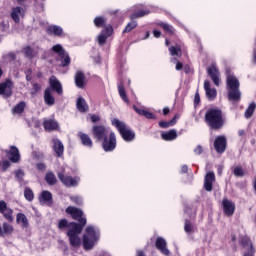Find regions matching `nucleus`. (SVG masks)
Listing matches in <instances>:
<instances>
[{
    "instance_id": "7ed1b4c3",
    "label": "nucleus",
    "mask_w": 256,
    "mask_h": 256,
    "mask_svg": "<svg viewBox=\"0 0 256 256\" xmlns=\"http://www.w3.org/2000/svg\"><path fill=\"white\" fill-rule=\"evenodd\" d=\"M87 225V219L80 220V224L77 222H70L68 225L67 237H69V243L71 247H80L81 246V231H83V227Z\"/></svg>"
},
{
    "instance_id": "a18cd8bd",
    "label": "nucleus",
    "mask_w": 256,
    "mask_h": 256,
    "mask_svg": "<svg viewBox=\"0 0 256 256\" xmlns=\"http://www.w3.org/2000/svg\"><path fill=\"white\" fill-rule=\"evenodd\" d=\"M105 23H107V20H105L103 16H98L94 18L95 27H98V28L105 27Z\"/></svg>"
},
{
    "instance_id": "f704fd0d",
    "label": "nucleus",
    "mask_w": 256,
    "mask_h": 256,
    "mask_svg": "<svg viewBox=\"0 0 256 256\" xmlns=\"http://www.w3.org/2000/svg\"><path fill=\"white\" fill-rule=\"evenodd\" d=\"M25 107H27V104L25 101L19 102L14 108L12 109L13 115H22V113L25 111Z\"/></svg>"
},
{
    "instance_id": "7c9ffc66",
    "label": "nucleus",
    "mask_w": 256,
    "mask_h": 256,
    "mask_svg": "<svg viewBox=\"0 0 256 256\" xmlns=\"http://www.w3.org/2000/svg\"><path fill=\"white\" fill-rule=\"evenodd\" d=\"M78 137L84 147H89V149L93 147V140H91V137H89L87 134L79 132Z\"/></svg>"
},
{
    "instance_id": "f3484780",
    "label": "nucleus",
    "mask_w": 256,
    "mask_h": 256,
    "mask_svg": "<svg viewBox=\"0 0 256 256\" xmlns=\"http://www.w3.org/2000/svg\"><path fill=\"white\" fill-rule=\"evenodd\" d=\"M213 183H215V173L207 172L204 177V189L205 191H213Z\"/></svg>"
},
{
    "instance_id": "a211bd4d",
    "label": "nucleus",
    "mask_w": 256,
    "mask_h": 256,
    "mask_svg": "<svg viewBox=\"0 0 256 256\" xmlns=\"http://www.w3.org/2000/svg\"><path fill=\"white\" fill-rule=\"evenodd\" d=\"M53 143V151L56 155V157H63V153H65V146L63 145V142L59 140V138H54L52 140Z\"/></svg>"
},
{
    "instance_id": "bf43d9fd",
    "label": "nucleus",
    "mask_w": 256,
    "mask_h": 256,
    "mask_svg": "<svg viewBox=\"0 0 256 256\" xmlns=\"http://www.w3.org/2000/svg\"><path fill=\"white\" fill-rule=\"evenodd\" d=\"M8 167H11V162H9V160L3 161L2 162V170L7 171Z\"/></svg>"
},
{
    "instance_id": "a878e982",
    "label": "nucleus",
    "mask_w": 256,
    "mask_h": 256,
    "mask_svg": "<svg viewBox=\"0 0 256 256\" xmlns=\"http://www.w3.org/2000/svg\"><path fill=\"white\" fill-rule=\"evenodd\" d=\"M16 223L21 225L22 229H28L29 227V219L24 213H18L16 215Z\"/></svg>"
},
{
    "instance_id": "13d9d810",
    "label": "nucleus",
    "mask_w": 256,
    "mask_h": 256,
    "mask_svg": "<svg viewBox=\"0 0 256 256\" xmlns=\"http://www.w3.org/2000/svg\"><path fill=\"white\" fill-rule=\"evenodd\" d=\"M199 103H201V96L199 95V92H196L194 96V105H199Z\"/></svg>"
},
{
    "instance_id": "423d86ee",
    "label": "nucleus",
    "mask_w": 256,
    "mask_h": 256,
    "mask_svg": "<svg viewBox=\"0 0 256 256\" xmlns=\"http://www.w3.org/2000/svg\"><path fill=\"white\" fill-rule=\"evenodd\" d=\"M116 147L117 136L115 135V132L110 131L109 135L102 140V149L105 153H111L112 151H115Z\"/></svg>"
},
{
    "instance_id": "f8f14e48",
    "label": "nucleus",
    "mask_w": 256,
    "mask_h": 256,
    "mask_svg": "<svg viewBox=\"0 0 256 256\" xmlns=\"http://www.w3.org/2000/svg\"><path fill=\"white\" fill-rule=\"evenodd\" d=\"M0 213L8 223H13V209L7 206V202L0 200Z\"/></svg>"
},
{
    "instance_id": "de8ad7c7",
    "label": "nucleus",
    "mask_w": 256,
    "mask_h": 256,
    "mask_svg": "<svg viewBox=\"0 0 256 256\" xmlns=\"http://www.w3.org/2000/svg\"><path fill=\"white\" fill-rule=\"evenodd\" d=\"M233 173L235 177H245V170H243V167L236 166L233 170Z\"/></svg>"
},
{
    "instance_id": "9d476101",
    "label": "nucleus",
    "mask_w": 256,
    "mask_h": 256,
    "mask_svg": "<svg viewBox=\"0 0 256 256\" xmlns=\"http://www.w3.org/2000/svg\"><path fill=\"white\" fill-rule=\"evenodd\" d=\"M46 89H50V92L54 91L55 93H57V95H63V85L55 75H52L49 78V87H47Z\"/></svg>"
},
{
    "instance_id": "e2e57ef3",
    "label": "nucleus",
    "mask_w": 256,
    "mask_h": 256,
    "mask_svg": "<svg viewBox=\"0 0 256 256\" xmlns=\"http://www.w3.org/2000/svg\"><path fill=\"white\" fill-rule=\"evenodd\" d=\"M100 117L98 116V115H95V114H93L92 116H91V121H92V123H97V121H100Z\"/></svg>"
},
{
    "instance_id": "58836bf2",
    "label": "nucleus",
    "mask_w": 256,
    "mask_h": 256,
    "mask_svg": "<svg viewBox=\"0 0 256 256\" xmlns=\"http://www.w3.org/2000/svg\"><path fill=\"white\" fill-rule=\"evenodd\" d=\"M45 181L48 185H55V183H57V177L53 172H47L45 175Z\"/></svg>"
},
{
    "instance_id": "49530a36",
    "label": "nucleus",
    "mask_w": 256,
    "mask_h": 256,
    "mask_svg": "<svg viewBox=\"0 0 256 256\" xmlns=\"http://www.w3.org/2000/svg\"><path fill=\"white\" fill-rule=\"evenodd\" d=\"M23 51L27 59H33L35 57V51L30 46L25 47Z\"/></svg>"
},
{
    "instance_id": "412c9836",
    "label": "nucleus",
    "mask_w": 256,
    "mask_h": 256,
    "mask_svg": "<svg viewBox=\"0 0 256 256\" xmlns=\"http://www.w3.org/2000/svg\"><path fill=\"white\" fill-rule=\"evenodd\" d=\"M85 73L83 71H77L74 76V83L78 89H85Z\"/></svg>"
},
{
    "instance_id": "473e14b6",
    "label": "nucleus",
    "mask_w": 256,
    "mask_h": 256,
    "mask_svg": "<svg viewBox=\"0 0 256 256\" xmlns=\"http://www.w3.org/2000/svg\"><path fill=\"white\" fill-rule=\"evenodd\" d=\"M133 109H134V111H136V113H138V115H141L142 117H145L146 119H157V116H155V114H153L152 112L140 109L137 106H133Z\"/></svg>"
},
{
    "instance_id": "37998d69",
    "label": "nucleus",
    "mask_w": 256,
    "mask_h": 256,
    "mask_svg": "<svg viewBox=\"0 0 256 256\" xmlns=\"http://www.w3.org/2000/svg\"><path fill=\"white\" fill-rule=\"evenodd\" d=\"M149 10H140L138 12H134L130 15V19H139V17H145V15H149Z\"/></svg>"
},
{
    "instance_id": "6e6552de",
    "label": "nucleus",
    "mask_w": 256,
    "mask_h": 256,
    "mask_svg": "<svg viewBox=\"0 0 256 256\" xmlns=\"http://www.w3.org/2000/svg\"><path fill=\"white\" fill-rule=\"evenodd\" d=\"M109 133H111V131L103 125H95L92 127V135L96 141H103L106 137H109Z\"/></svg>"
},
{
    "instance_id": "2eb2a0df",
    "label": "nucleus",
    "mask_w": 256,
    "mask_h": 256,
    "mask_svg": "<svg viewBox=\"0 0 256 256\" xmlns=\"http://www.w3.org/2000/svg\"><path fill=\"white\" fill-rule=\"evenodd\" d=\"M111 35H113V26H106L98 36V44L100 45V47H102V45H105V43L107 42V38L111 37Z\"/></svg>"
},
{
    "instance_id": "f257e3e1",
    "label": "nucleus",
    "mask_w": 256,
    "mask_h": 256,
    "mask_svg": "<svg viewBox=\"0 0 256 256\" xmlns=\"http://www.w3.org/2000/svg\"><path fill=\"white\" fill-rule=\"evenodd\" d=\"M240 87L241 83L239 82V78L227 70L226 88L228 91V101H232L234 103H239V101H241V90L239 89Z\"/></svg>"
},
{
    "instance_id": "6e6d98bb",
    "label": "nucleus",
    "mask_w": 256,
    "mask_h": 256,
    "mask_svg": "<svg viewBox=\"0 0 256 256\" xmlns=\"http://www.w3.org/2000/svg\"><path fill=\"white\" fill-rule=\"evenodd\" d=\"M15 177L16 179H23V177H25V173L23 172V170H17L15 172Z\"/></svg>"
},
{
    "instance_id": "4468645a",
    "label": "nucleus",
    "mask_w": 256,
    "mask_h": 256,
    "mask_svg": "<svg viewBox=\"0 0 256 256\" xmlns=\"http://www.w3.org/2000/svg\"><path fill=\"white\" fill-rule=\"evenodd\" d=\"M66 213H68V215H71L72 219H74L75 221H78L79 222L78 225H81L82 219H87L83 217V210L79 208H75L73 206H69L68 208H66Z\"/></svg>"
},
{
    "instance_id": "052dcab7",
    "label": "nucleus",
    "mask_w": 256,
    "mask_h": 256,
    "mask_svg": "<svg viewBox=\"0 0 256 256\" xmlns=\"http://www.w3.org/2000/svg\"><path fill=\"white\" fill-rule=\"evenodd\" d=\"M243 256H255V248L251 246V249L248 252L244 253Z\"/></svg>"
},
{
    "instance_id": "1a4fd4ad",
    "label": "nucleus",
    "mask_w": 256,
    "mask_h": 256,
    "mask_svg": "<svg viewBox=\"0 0 256 256\" xmlns=\"http://www.w3.org/2000/svg\"><path fill=\"white\" fill-rule=\"evenodd\" d=\"M57 175H58V179L66 187H77V185H79V182L81 181V178L79 176H76V177L67 176L63 172H58Z\"/></svg>"
},
{
    "instance_id": "c9c22d12",
    "label": "nucleus",
    "mask_w": 256,
    "mask_h": 256,
    "mask_svg": "<svg viewBox=\"0 0 256 256\" xmlns=\"http://www.w3.org/2000/svg\"><path fill=\"white\" fill-rule=\"evenodd\" d=\"M255 109V102H251L244 113L245 119H251L253 117V114L255 113Z\"/></svg>"
},
{
    "instance_id": "dca6fc26",
    "label": "nucleus",
    "mask_w": 256,
    "mask_h": 256,
    "mask_svg": "<svg viewBox=\"0 0 256 256\" xmlns=\"http://www.w3.org/2000/svg\"><path fill=\"white\" fill-rule=\"evenodd\" d=\"M155 247L162 253V255L169 256L171 251L167 248V241L163 237H158L155 242Z\"/></svg>"
},
{
    "instance_id": "6ab92c4d",
    "label": "nucleus",
    "mask_w": 256,
    "mask_h": 256,
    "mask_svg": "<svg viewBox=\"0 0 256 256\" xmlns=\"http://www.w3.org/2000/svg\"><path fill=\"white\" fill-rule=\"evenodd\" d=\"M204 90L208 101H214L217 97V90L215 88H211V82H209V80L204 81Z\"/></svg>"
},
{
    "instance_id": "a19ab883",
    "label": "nucleus",
    "mask_w": 256,
    "mask_h": 256,
    "mask_svg": "<svg viewBox=\"0 0 256 256\" xmlns=\"http://www.w3.org/2000/svg\"><path fill=\"white\" fill-rule=\"evenodd\" d=\"M24 197L26 199V201H33V199H35V194L33 193V190H31V188L26 187L24 189Z\"/></svg>"
},
{
    "instance_id": "393cba45",
    "label": "nucleus",
    "mask_w": 256,
    "mask_h": 256,
    "mask_svg": "<svg viewBox=\"0 0 256 256\" xmlns=\"http://www.w3.org/2000/svg\"><path fill=\"white\" fill-rule=\"evenodd\" d=\"M9 159L12 163H19L21 154H19V148L17 146L10 147Z\"/></svg>"
},
{
    "instance_id": "c756f323",
    "label": "nucleus",
    "mask_w": 256,
    "mask_h": 256,
    "mask_svg": "<svg viewBox=\"0 0 256 256\" xmlns=\"http://www.w3.org/2000/svg\"><path fill=\"white\" fill-rule=\"evenodd\" d=\"M43 127L45 131H57L59 129V123L55 120H44Z\"/></svg>"
},
{
    "instance_id": "f03ea898",
    "label": "nucleus",
    "mask_w": 256,
    "mask_h": 256,
    "mask_svg": "<svg viewBox=\"0 0 256 256\" xmlns=\"http://www.w3.org/2000/svg\"><path fill=\"white\" fill-rule=\"evenodd\" d=\"M204 121L206 125L212 131H218V129H223V111L219 108H209L204 115Z\"/></svg>"
},
{
    "instance_id": "39448f33",
    "label": "nucleus",
    "mask_w": 256,
    "mask_h": 256,
    "mask_svg": "<svg viewBox=\"0 0 256 256\" xmlns=\"http://www.w3.org/2000/svg\"><path fill=\"white\" fill-rule=\"evenodd\" d=\"M111 124L117 129L122 139L126 141V143L135 141V131L131 130V128H129L125 122L114 118L111 120Z\"/></svg>"
},
{
    "instance_id": "864d4df0",
    "label": "nucleus",
    "mask_w": 256,
    "mask_h": 256,
    "mask_svg": "<svg viewBox=\"0 0 256 256\" xmlns=\"http://www.w3.org/2000/svg\"><path fill=\"white\" fill-rule=\"evenodd\" d=\"M65 227H69V222L67 221V219H61L58 222V229H65Z\"/></svg>"
},
{
    "instance_id": "774afa93",
    "label": "nucleus",
    "mask_w": 256,
    "mask_h": 256,
    "mask_svg": "<svg viewBox=\"0 0 256 256\" xmlns=\"http://www.w3.org/2000/svg\"><path fill=\"white\" fill-rule=\"evenodd\" d=\"M189 171V167L187 165H183L181 168V173H187Z\"/></svg>"
},
{
    "instance_id": "9b49d317",
    "label": "nucleus",
    "mask_w": 256,
    "mask_h": 256,
    "mask_svg": "<svg viewBox=\"0 0 256 256\" xmlns=\"http://www.w3.org/2000/svg\"><path fill=\"white\" fill-rule=\"evenodd\" d=\"M207 74L208 77L213 81L214 85L216 87H219V84L221 83V73L219 72V68L215 65L209 66L207 68Z\"/></svg>"
},
{
    "instance_id": "4c0bfd02",
    "label": "nucleus",
    "mask_w": 256,
    "mask_h": 256,
    "mask_svg": "<svg viewBox=\"0 0 256 256\" xmlns=\"http://www.w3.org/2000/svg\"><path fill=\"white\" fill-rule=\"evenodd\" d=\"M118 92L122 101H124V103H129V98L127 97V92L125 91L123 83L118 84Z\"/></svg>"
},
{
    "instance_id": "cd10ccee",
    "label": "nucleus",
    "mask_w": 256,
    "mask_h": 256,
    "mask_svg": "<svg viewBox=\"0 0 256 256\" xmlns=\"http://www.w3.org/2000/svg\"><path fill=\"white\" fill-rule=\"evenodd\" d=\"M20 15H25V11L23 8L17 6L12 8V12L10 14L11 19H13L14 22L19 23L21 19L19 18Z\"/></svg>"
},
{
    "instance_id": "2f4dec72",
    "label": "nucleus",
    "mask_w": 256,
    "mask_h": 256,
    "mask_svg": "<svg viewBox=\"0 0 256 256\" xmlns=\"http://www.w3.org/2000/svg\"><path fill=\"white\" fill-rule=\"evenodd\" d=\"M47 33L55 37H61L63 35V28L59 25H51L47 28Z\"/></svg>"
},
{
    "instance_id": "8fccbe9b",
    "label": "nucleus",
    "mask_w": 256,
    "mask_h": 256,
    "mask_svg": "<svg viewBox=\"0 0 256 256\" xmlns=\"http://www.w3.org/2000/svg\"><path fill=\"white\" fill-rule=\"evenodd\" d=\"M39 91H41V85L39 83H32V90L30 92V95H32V97H35V95H37Z\"/></svg>"
},
{
    "instance_id": "20e7f679",
    "label": "nucleus",
    "mask_w": 256,
    "mask_h": 256,
    "mask_svg": "<svg viewBox=\"0 0 256 256\" xmlns=\"http://www.w3.org/2000/svg\"><path fill=\"white\" fill-rule=\"evenodd\" d=\"M85 231L86 234L83 235V247L85 251H91L101 237V230L97 226L89 225Z\"/></svg>"
},
{
    "instance_id": "603ef678",
    "label": "nucleus",
    "mask_w": 256,
    "mask_h": 256,
    "mask_svg": "<svg viewBox=\"0 0 256 256\" xmlns=\"http://www.w3.org/2000/svg\"><path fill=\"white\" fill-rule=\"evenodd\" d=\"M0 31L7 33V31H9V22L2 21L0 23Z\"/></svg>"
},
{
    "instance_id": "72a5a7b5",
    "label": "nucleus",
    "mask_w": 256,
    "mask_h": 256,
    "mask_svg": "<svg viewBox=\"0 0 256 256\" xmlns=\"http://www.w3.org/2000/svg\"><path fill=\"white\" fill-rule=\"evenodd\" d=\"M161 137L164 141H173L177 139V131L176 130H169L168 132H163Z\"/></svg>"
},
{
    "instance_id": "aec40b11",
    "label": "nucleus",
    "mask_w": 256,
    "mask_h": 256,
    "mask_svg": "<svg viewBox=\"0 0 256 256\" xmlns=\"http://www.w3.org/2000/svg\"><path fill=\"white\" fill-rule=\"evenodd\" d=\"M214 149L220 155H222V153H225V136H217L215 138Z\"/></svg>"
},
{
    "instance_id": "0eeeda50",
    "label": "nucleus",
    "mask_w": 256,
    "mask_h": 256,
    "mask_svg": "<svg viewBox=\"0 0 256 256\" xmlns=\"http://www.w3.org/2000/svg\"><path fill=\"white\" fill-rule=\"evenodd\" d=\"M52 51L57 53L60 57L62 67H69V65H71V57H69V54L65 52V49H63L61 44L54 45L52 47Z\"/></svg>"
},
{
    "instance_id": "09e8293b",
    "label": "nucleus",
    "mask_w": 256,
    "mask_h": 256,
    "mask_svg": "<svg viewBox=\"0 0 256 256\" xmlns=\"http://www.w3.org/2000/svg\"><path fill=\"white\" fill-rule=\"evenodd\" d=\"M135 27H137V22L131 21L126 25L125 29L123 30V33H131V31H133Z\"/></svg>"
},
{
    "instance_id": "4d7b16f0",
    "label": "nucleus",
    "mask_w": 256,
    "mask_h": 256,
    "mask_svg": "<svg viewBox=\"0 0 256 256\" xmlns=\"http://www.w3.org/2000/svg\"><path fill=\"white\" fill-rule=\"evenodd\" d=\"M159 127H161L162 129H167V127H171V124L167 121H160Z\"/></svg>"
},
{
    "instance_id": "338daca9",
    "label": "nucleus",
    "mask_w": 256,
    "mask_h": 256,
    "mask_svg": "<svg viewBox=\"0 0 256 256\" xmlns=\"http://www.w3.org/2000/svg\"><path fill=\"white\" fill-rule=\"evenodd\" d=\"M153 35H154V37H156V39H159V37H161V31H159V30H154V31H153Z\"/></svg>"
},
{
    "instance_id": "c03bdc74",
    "label": "nucleus",
    "mask_w": 256,
    "mask_h": 256,
    "mask_svg": "<svg viewBox=\"0 0 256 256\" xmlns=\"http://www.w3.org/2000/svg\"><path fill=\"white\" fill-rule=\"evenodd\" d=\"M184 231H185V233H188L189 235L191 233H195V227L193 226V224L191 223L190 220H185Z\"/></svg>"
},
{
    "instance_id": "0e129e2a",
    "label": "nucleus",
    "mask_w": 256,
    "mask_h": 256,
    "mask_svg": "<svg viewBox=\"0 0 256 256\" xmlns=\"http://www.w3.org/2000/svg\"><path fill=\"white\" fill-rule=\"evenodd\" d=\"M217 174L218 175H223V165H218L217 166Z\"/></svg>"
},
{
    "instance_id": "3c124183",
    "label": "nucleus",
    "mask_w": 256,
    "mask_h": 256,
    "mask_svg": "<svg viewBox=\"0 0 256 256\" xmlns=\"http://www.w3.org/2000/svg\"><path fill=\"white\" fill-rule=\"evenodd\" d=\"M70 201L76 205H83V198L80 196H72L70 197Z\"/></svg>"
},
{
    "instance_id": "79ce46f5",
    "label": "nucleus",
    "mask_w": 256,
    "mask_h": 256,
    "mask_svg": "<svg viewBox=\"0 0 256 256\" xmlns=\"http://www.w3.org/2000/svg\"><path fill=\"white\" fill-rule=\"evenodd\" d=\"M159 25L166 33H169V35H173L175 33V28L168 23L161 22Z\"/></svg>"
},
{
    "instance_id": "c85d7f7f",
    "label": "nucleus",
    "mask_w": 256,
    "mask_h": 256,
    "mask_svg": "<svg viewBox=\"0 0 256 256\" xmlns=\"http://www.w3.org/2000/svg\"><path fill=\"white\" fill-rule=\"evenodd\" d=\"M235 204L233 201L226 199L225 200V215L226 217H233L235 214Z\"/></svg>"
},
{
    "instance_id": "69168bd1",
    "label": "nucleus",
    "mask_w": 256,
    "mask_h": 256,
    "mask_svg": "<svg viewBox=\"0 0 256 256\" xmlns=\"http://www.w3.org/2000/svg\"><path fill=\"white\" fill-rule=\"evenodd\" d=\"M8 57H9V59H11V61H15L17 59V56L13 52H10L8 54Z\"/></svg>"
},
{
    "instance_id": "bb28decb",
    "label": "nucleus",
    "mask_w": 256,
    "mask_h": 256,
    "mask_svg": "<svg viewBox=\"0 0 256 256\" xmlns=\"http://www.w3.org/2000/svg\"><path fill=\"white\" fill-rule=\"evenodd\" d=\"M44 102L48 107H53V105H55V96H53L51 89L49 88L44 90Z\"/></svg>"
},
{
    "instance_id": "b1692460",
    "label": "nucleus",
    "mask_w": 256,
    "mask_h": 256,
    "mask_svg": "<svg viewBox=\"0 0 256 256\" xmlns=\"http://www.w3.org/2000/svg\"><path fill=\"white\" fill-rule=\"evenodd\" d=\"M13 231H15V228L7 222H3L2 226L0 225V237L11 235Z\"/></svg>"
},
{
    "instance_id": "ea45409f",
    "label": "nucleus",
    "mask_w": 256,
    "mask_h": 256,
    "mask_svg": "<svg viewBox=\"0 0 256 256\" xmlns=\"http://www.w3.org/2000/svg\"><path fill=\"white\" fill-rule=\"evenodd\" d=\"M169 51H170V55H172V57H181V55H183L181 46H170Z\"/></svg>"
},
{
    "instance_id": "5fc2aeb1",
    "label": "nucleus",
    "mask_w": 256,
    "mask_h": 256,
    "mask_svg": "<svg viewBox=\"0 0 256 256\" xmlns=\"http://www.w3.org/2000/svg\"><path fill=\"white\" fill-rule=\"evenodd\" d=\"M36 169L38 171H45V169H47V166L45 165V163L40 162V163L36 164Z\"/></svg>"
},
{
    "instance_id": "4be33fe9",
    "label": "nucleus",
    "mask_w": 256,
    "mask_h": 256,
    "mask_svg": "<svg viewBox=\"0 0 256 256\" xmlns=\"http://www.w3.org/2000/svg\"><path fill=\"white\" fill-rule=\"evenodd\" d=\"M38 199L39 203H42L43 205H45V203L53 205V194L47 190L42 191Z\"/></svg>"
},
{
    "instance_id": "e433bc0d",
    "label": "nucleus",
    "mask_w": 256,
    "mask_h": 256,
    "mask_svg": "<svg viewBox=\"0 0 256 256\" xmlns=\"http://www.w3.org/2000/svg\"><path fill=\"white\" fill-rule=\"evenodd\" d=\"M240 245L244 247V249H248V251L253 247V243L251 242V238L249 236H242L240 238Z\"/></svg>"
},
{
    "instance_id": "ddd939ff",
    "label": "nucleus",
    "mask_w": 256,
    "mask_h": 256,
    "mask_svg": "<svg viewBox=\"0 0 256 256\" xmlns=\"http://www.w3.org/2000/svg\"><path fill=\"white\" fill-rule=\"evenodd\" d=\"M0 95L5 99L13 95V82L7 79L5 82L0 83Z\"/></svg>"
},
{
    "instance_id": "680f3d73",
    "label": "nucleus",
    "mask_w": 256,
    "mask_h": 256,
    "mask_svg": "<svg viewBox=\"0 0 256 256\" xmlns=\"http://www.w3.org/2000/svg\"><path fill=\"white\" fill-rule=\"evenodd\" d=\"M194 153L195 155H201V153H203V147L201 145H198L195 149H194Z\"/></svg>"
},
{
    "instance_id": "5701e85b",
    "label": "nucleus",
    "mask_w": 256,
    "mask_h": 256,
    "mask_svg": "<svg viewBox=\"0 0 256 256\" xmlns=\"http://www.w3.org/2000/svg\"><path fill=\"white\" fill-rule=\"evenodd\" d=\"M76 109L79 113H87V111H89V105L87 104V101H85V98L81 96L77 98Z\"/></svg>"
}]
</instances>
